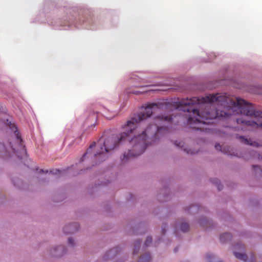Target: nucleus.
I'll use <instances>...</instances> for the list:
<instances>
[{"label": "nucleus", "instance_id": "f257e3e1", "mask_svg": "<svg viewBox=\"0 0 262 262\" xmlns=\"http://www.w3.org/2000/svg\"><path fill=\"white\" fill-rule=\"evenodd\" d=\"M177 108L183 106V111L187 114V123L193 129L203 132L210 130V123L216 118L228 117L241 114L247 117H254L255 120L237 118L236 122L241 124L243 130L248 127L262 128V112L256 111L251 103L242 99L233 100L226 95L212 94L205 97H193L190 99H178Z\"/></svg>", "mask_w": 262, "mask_h": 262}, {"label": "nucleus", "instance_id": "f03ea898", "mask_svg": "<svg viewBox=\"0 0 262 262\" xmlns=\"http://www.w3.org/2000/svg\"><path fill=\"white\" fill-rule=\"evenodd\" d=\"M170 106V104L165 102L152 103L147 105L142 112L127 122L123 126L125 132L121 133L119 136L112 135L105 139L104 137H102L96 145L95 142L92 143L83 155L82 161L86 157H97L113 150L127 138H129L130 134H137L140 132L139 126L143 120L156 113L168 110Z\"/></svg>", "mask_w": 262, "mask_h": 262}, {"label": "nucleus", "instance_id": "7ed1b4c3", "mask_svg": "<svg viewBox=\"0 0 262 262\" xmlns=\"http://www.w3.org/2000/svg\"><path fill=\"white\" fill-rule=\"evenodd\" d=\"M162 128L156 124H152L141 131V134L135 135L129 140L128 152L124 154L122 162L125 163L130 158L142 154L148 145L150 137L156 136Z\"/></svg>", "mask_w": 262, "mask_h": 262}, {"label": "nucleus", "instance_id": "20e7f679", "mask_svg": "<svg viewBox=\"0 0 262 262\" xmlns=\"http://www.w3.org/2000/svg\"><path fill=\"white\" fill-rule=\"evenodd\" d=\"M79 228L77 223H72L67 225L63 228V232L66 234H70L76 231Z\"/></svg>", "mask_w": 262, "mask_h": 262}, {"label": "nucleus", "instance_id": "39448f33", "mask_svg": "<svg viewBox=\"0 0 262 262\" xmlns=\"http://www.w3.org/2000/svg\"><path fill=\"white\" fill-rule=\"evenodd\" d=\"M151 259L150 255L149 253H146L141 256L139 262H149Z\"/></svg>", "mask_w": 262, "mask_h": 262}, {"label": "nucleus", "instance_id": "423d86ee", "mask_svg": "<svg viewBox=\"0 0 262 262\" xmlns=\"http://www.w3.org/2000/svg\"><path fill=\"white\" fill-rule=\"evenodd\" d=\"M234 256L238 259L246 261L247 259V256L243 253L234 252Z\"/></svg>", "mask_w": 262, "mask_h": 262}, {"label": "nucleus", "instance_id": "0eeeda50", "mask_svg": "<svg viewBox=\"0 0 262 262\" xmlns=\"http://www.w3.org/2000/svg\"><path fill=\"white\" fill-rule=\"evenodd\" d=\"M157 118L160 119L161 120L168 121V122L170 121L172 119V117L170 115L163 116L162 115H160V116H158Z\"/></svg>", "mask_w": 262, "mask_h": 262}, {"label": "nucleus", "instance_id": "6e6552de", "mask_svg": "<svg viewBox=\"0 0 262 262\" xmlns=\"http://www.w3.org/2000/svg\"><path fill=\"white\" fill-rule=\"evenodd\" d=\"M189 229V225L187 223H182L181 225V230L183 232H186Z\"/></svg>", "mask_w": 262, "mask_h": 262}, {"label": "nucleus", "instance_id": "1a4fd4ad", "mask_svg": "<svg viewBox=\"0 0 262 262\" xmlns=\"http://www.w3.org/2000/svg\"><path fill=\"white\" fill-rule=\"evenodd\" d=\"M231 235L229 233H225L221 235L220 239L221 241H224L225 238H227V239H230L231 238Z\"/></svg>", "mask_w": 262, "mask_h": 262}, {"label": "nucleus", "instance_id": "9d476101", "mask_svg": "<svg viewBox=\"0 0 262 262\" xmlns=\"http://www.w3.org/2000/svg\"><path fill=\"white\" fill-rule=\"evenodd\" d=\"M152 242V238L151 237H147L146 241H145V246H148Z\"/></svg>", "mask_w": 262, "mask_h": 262}, {"label": "nucleus", "instance_id": "9b49d317", "mask_svg": "<svg viewBox=\"0 0 262 262\" xmlns=\"http://www.w3.org/2000/svg\"><path fill=\"white\" fill-rule=\"evenodd\" d=\"M15 134L16 137L17 138V140L19 142L20 144H21L23 140L21 138L19 133L17 130H16L15 132Z\"/></svg>", "mask_w": 262, "mask_h": 262}, {"label": "nucleus", "instance_id": "f8f14e48", "mask_svg": "<svg viewBox=\"0 0 262 262\" xmlns=\"http://www.w3.org/2000/svg\"><path fill=\"white\" fill-rule=\"evenodd\" d=\"M241 139L242 142H244L246 144L252 145V143H250V141L248 140V139H246L244 137H241Z\"/></svg>", "mask_w": 262, "mask_h": 262}, {"label": "nucleus", "instance_id": "ddd939ff", "mask_svg": "<svg viewBox=\"0 0 262 262\" xmlns=\"http://www.w3.org/2000/svg\"><path fill=\"white\" fill-rule=\"evenodd\" d=\"M50 173L52 174H54V175H57L59 173H60V171L58 169H52L51 170H50Z\"/></svg>", "mask_w": 262, "mask_h": 262}, {"label": "nucleus", "instance_id": "4468645a", "mask_svg": "<svg viewBox=\"0 0 262 262\" xmlns=\"http://www.w3.org/2000/svg\"><path fill=\"white\" fill-rule=\"evenodd\" d=\"M68 243L71 245H73L74 244V242H73V239H72V238L71 237H69L68 238Z\"/></svg>", "mask_w": 262, "mask_h": 262}, {"label": "nucleus", "instance_id": "2eb2a0df", "mask_svg": "<svg viewBox=\"0 0 262 262\" xmlns=\"http://www.w3.org/2000/svg\"><path fill=\"white\" fill-rule=\"evenodd\" d=\"M215 147L217 150L222 151V146L219 144L215 145Z\"/></svg>", "mask_w": 262, "mask_h": 262}, {"label": "nucleus", "instance_id": "dca6fc26", "mask_svg": "<svg viewBox=\"0 0 262 262\" xmlns=\"http://www.w3.org/2000/svg\"><path fill=\"white\" fill-rule=\"evenodd\" d=\"M178 141H176L175 144L178 146H183V143L182 142H179L178 143H177Z\"/></svg>", "mask_w": 262, "mask_h": 262}, {"label": "nucleus", "instance_id": "f3484780", "mask_svg": "<svg viewBox=\"0 0 262 262\" xmlns=\"http://www.w3.org/2000/svg\"><path fill=\"white\" fill-rule=\"evenodd\" d=\"M184 151H186L187 153V154H194L195 152L191 151V150H186V149H184Z\"/></svg>", "mask_w": 262, "mask_h": 262}, {"label": "nucleus", "instance_id": "a211bd4d", "mask_svg": "<svg viewBox=\"0 0 262 262\" xmlns=\"http://www.w3.org/2000/svg\"><path fill=\"white\" fill-rule=\"evenodd\" d=\"M130 93L135 94H138L140 93V92L139 91L131 92Z\"/></svg>", "mask_w": 262, "mask_h": 262}, {"label": "nucleus", "instance_id": "6ab92c4d", "mask_svg": "<svg viewBox=\"0 0 262 262\" xmlns=\"http://www.w3.org/2000/svg\"><path fill=\"white\" fill-rule=\"evenodd\" d=\"M113 117H114V116H110V117H108V116H105V117H106V118L108 119H111L113 118Z\"/></svg>", "mask_w": 262, "mask_h": 262}, {"label": "nucleus", "instance_id": "aec40b11", "mask_svg": "<svg viewBox=\"0 0 262 262\" xmlns=\"http://www.w3.org/2000/svg\"><path fill=\"white\" fill-rule=\"evenodd\" d=\"M140 244H141V242H137V245H138V247L139 246V245H140Z\"/></svg>", "mask_w": 262, "mask_h": 262}, {"label": "nucleus", "instance_id": "412c9836", "mask_svg": "<svg viewBox=\"0 0 262 262\" xmlns=\"http://www.w3.org/2000/svg\"><path fill=\"white\" fill-rule=\"evenodd\" d=\"M162 231H163V233H164L165 232V230L164 228L162 229Z\"/></svg>", "mask_w": 262, "mask_h": 262}, {"label": "nucleus", "instance_id": "4be33fe9", "mask_svg": "<svg viewBox=\"0 0 262 262\" xmlns=\"http://www.w3.org/2000/svg\"><path fill=\"white\" fill-rule=\"evenodd\" d=\"M221 188L220 187V185L218 186V189L220 190Z\"/></svg>", "mask_w": 262, "mask_h": 262}, {"label": "nucleus", "instance_id": "5701e85b", "mask_svg": "<svg viewBox=\"0 0 262 262\" xmlns=\"http://www.w3.org/2000/svg\"><path fill=\"white\" fill-rule=\"evenodd\" d=\"M253 167H259V166H257H257H253Z\"/></svg>", "mask_w": 262, "mask_h": 262}, {"label": "nucleus", "instance_id": "b1692460", "mask_svg": "<svg viewBox=\"0 0 262 262\" xmlns=\"http://www.w3.org/2000/svg\"><path fill=\"white\" fill-rule=\"evenodd\" d=\"M136 249H135L134 250V252H136Z\"/></svg>", "mask_w": 262, "mask_h": 262}, {"label": "nucleus", "instance_id": "393cba45", "mask_svg": "<svg viewBox=\"0 0 262 262\" xmlns=\"http://www.w3.org/2000/svg\"><path fill=\"white\" fill-rule=\"evenodd\" d=\"M1 145V144L0 143V145Z\"/></svg>", "mask_w": 262, "mask_h": 262}]
</instances>
